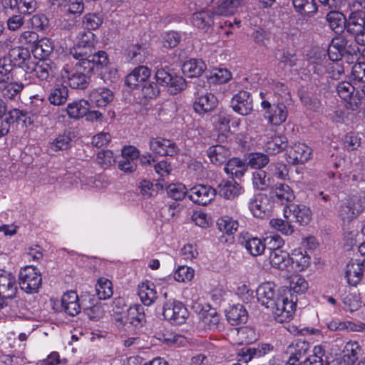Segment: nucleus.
Segmentation results:
<instances>
[{"label":"nucleus","instance_id":"obj_8","mask_svg":"<svg viewBox=\"0 0 365 365\" xmlns=\"http://www.w3.org/2000/svg\"><path fill=\"white\" fill-rule=\"evenodd\" d=\"M163 315L165 319L172 324H182L188 317L185 306L179 301H168L163 307Z\"/></svg>","mask_w":365,"mask_h":365},{"label":"nucleus","instance_id":"obj_11","mask_svg":"<svg viewBox=\"0 0 365 365\" xmlns=\"http://www.w3.org/2000/svg\"><path fill=\"white\" fill-rule=\"evenodd\" d=\"M295 307L296 304L287 297L281 295L269 309L274 319L277 322L284 323L292 319Z\"/></svg>","mask_w":365,"mask_h":365},{"label":"nucleus","instance_id":"obj_39","mask_svg":"<svg viewBox=\"0 0 365 365\" xmlns=\"http://www.w3.org/2000/svg\"><path fill=\"white\" fill-rule=\"evenodd\" d=\"M326 19L331 29L336 34L342 32L346 29L347 20L341 12L331 9L327 14Z\"/></svg>","mask_w":365,"mask_h":365},{"label":"nucleus","instance_id":"obj_15","mask_svg":"<svg viewBox=\"0 0 365 365\" xmlns=\"http://www.w3.org/2000/svg\"><path fill=\"white\" fill-rule=\"evenodd\" d=\"M272 204L264 194L254 195L249 202V209L255 217L265 218L271 215Z\"/></svg>","mask_w":365,"mask_h":365},{"label":"nucleus","instance_id":"obj_20","mask_svg":"<svg viewBox=\"0 0 365 365\" xmlns=\"http://www.w3.org/2000/svg\"><path fill=\"white\" fill-rule=\"evenodd\" d=\"M232 109L242 115L250 114L253 109L252 98L250 93L245 91H239L231 100Z\"/></svg>","mask_w":365,"mask_h":365},{"label":"nucleus","instance_id":"obj_47","mask_svg":"<svg viewBox=\"0 0 365 365\" xmlns=\"http://www.w3.org/2000/svg\"><path fill=\"white\" fill-rule=\"evenodd\" d=\"M128 320L129 323L136 329L143 327L145 323L143 307L140 304H135L130 307L128 309Z\"/></svg>","mask_w":365,"mask_h":365},{"label":"nucleus","instance_id":"obj_35","mask_svg":"<svg viewBox=\"0 0 365 365\" xmlns=\"http://www.w3.org/2000/svg\"><path fill=\"white\" fill-rule=\"evenodd\" d=\"M207 155L212 163L220 165L225 163L230 155L228 148L222 145L210 146L207 150Z\"/></svg>","mask_w":365,"mask_h":365},{"label":"nucleus","instance_id":"obj_12","mask_svg":"<svg viewBox=\"0 0 365 365\" xmlns=\"http://www.w3.org/2000/svg\"><path fill=\"white\" fill-rule=\"evenodd\" d=\"M216 190L207 185L198 184L188 190V198L195 204L205 206L215 197Z\"/></svg>","mask_w":365,"mask_h":365},{"label":"nucleus","instance_id":"obj_64","mask_svg":"<svg viewBox=\"0 0 365 365\" xmlns=\"http://www.w3.org/2000/svg\"><path fill=\"white\" fill-rule=\"evenodd\" d=\"M237 336L241 341V344H252L257 340L255 330L249 327L237 329Z\"/></svg>","mask_w":365,"mask_h":365},{"label":"nucleus","instance_id":"obj_3","mask_svg":"<svg viewBox=\"0 0 365 365\" xmlns=\"http://www.w3.org/2000/svg\"><path fill=\"white\" fill-rule=\"evenodd\" d=\"M17 67L9 55L0 58V75L18 99L24 88L29 84L27 72Z\"/></svg>","mask_w":365,"mask_h":365},{"label":"nucleus","instance_id":"obj_48","mask_svg":"<svg viewBox=\"0 0 365 365\" xmlns=\"http://www.w3.org/2000/svg\"><path fill=\"white\" fill-rule=\"evenodd\" d=\"M89 106L88 101H74L68 104L66 111L70 118L78 119L87 114Z\"/></svg>","mask_w":365,"mask_h":365},{"label":"nucleus","instance_id":"obj_53","mask_svg":"<svg viewBox=\"0 0 365 365\" xmlns=\"http://www.w3.org/2000/svg\"><path fill=\"white\" fill-rule=\"evenodd\" d=\"M272 183L271 177L265 171L258 170L252 173V184L256 189L264 190Z\"/></svg>","mask_w":365,"mask_h":365},{"label":"nucleus","instance_id":"obj_1","mask_svg":"<svg viewBox=\"0 0 365 365\" xmlns=\"http://www.w3.org/2000/svg\"><path fill=\"white\" fill-rule=\"evenodd\" d=\"M94 34L91 31H81L74 46L71 49L69 56L75 60H81L80 66L88 71L95 67L102 68L108 63L106 53L103 51L93 53Z\"/></svg>","mask_w":365,"mask_h":365},{"label":"nucleus","instance_id":"obj_29","mask_svg":"<svg viewBox=\"0 0 365 365\" xmlns=\"http://www.w3.org/2000/svg\"><path fill=\"white\" fill-rule=\"evenodd\" d=\"M61 306L67 314L73 317L80 313L81 309L78 296L74 291H69L63 294Z\"/></svg>","mask_w":365,"mask_h":365},{"label":"nucleus","instance_id":"obj_43","mask_svg":"<svg viewBox=\"0 0 365 365\" xmlns=\"http://www.w3.org/2000/svg\"><path fill=\"white\" fill-rule=\"evenodd\" d=\"M226 317L230 324L237 325L247 322V312L243 305L238 304L232 306L227 312Z\"/></svg>","mask_w":365,"mask_h":365},{"label":"nucleus","instance_id":"obj_9","mask_svg":"<svg viewBox=\"0 0 365 365\" xmlns=\"http://www.w3.org/2000/svg\"><path fill=\"white\" fill-rule=\"evenodd\" d=\"M260 105L264 110V118L270 124L279 125L287 120L288 110L283 103H274L264 101H261Z\"/></svg>","mask_w":365,"mask_h":365},{"label":"nucleus","instance_id":"obj_59","mask_svg":"<svg viewBox=\"0 0 365 365\" xmlns=\"http://www.w3.org/2000/svg\"><path fill=\"white\" fill-rule=\"evenodd\" d=\"M247 160L248 162L247 165L257 170H261L267 165L269 161V157L262 153H250Z\"/></svg>","mask_w":365,"mask_h":365},{"label":"nucleus","instance_id":"obj_36","mask_svg":"<svg viewBox=\"0 0 365 365\" xmlns=\"http://www.w3.org/2000/svg\"><path fill=\"white\" fill-rule=\"evenodd\" d=\"M138 294L145 306H150L157 299V292L153 282H142L138 285Z\"/></svg>","mask_w":365,"mask_h":365},{"label":"nucleus","instance_id":"obj_27","mask_svg":"<svg viewBox=\"0 0 365 365\" xmlns=\"http://www.w3.org/2000/svg\"><path fill=\"white\" fill-rule=\"evenodd\" d=\"M150 74V70L147 66H139L126 76L125 84L132 88H135L145 83Z\"/></svg>","mask_w":365,"mask_h":365},{"label":"nucleus","instance_id":"obj_5","mask_svg":"<svg viewBox=\"0 0 365 365\" xmlns=\"http://www.w3.org/2000/svg\"><path fill=\"white\" fill-rule=\"evenodd\" d=\"M19 284L25 292L36 293L42 284L41 274L37 267L32 265L26 266L19 271Z\"/></svg>","mask_w":365,"mask_h":365},{"label":"nucleus","instance_id":"obj_21","mask_svg":"<svg viewBox=\"0 0 365 365\" xmlns=\"http://www.w3.org/2000/svg\"><path fill=\"white\" fill-rule=\"evenodd\" d=\"M327 327L331 331L349 332L361 331L365 332V323L360 322L355 324L349 320H344L339 318H332L326 322Z\"/></svg>","mask_w":365,"mask_h":365},{"label":"nucleus","instance_id":"obj_18","mask_svg":"<svg viewBox=\"0 0 365 365\" xmlns=\"http://www.w3.org/2000/svg\"><path fill=\"white\" fill-rule=\"evenodd\" d=\"M150 150L162 156H174L179 152L176 143L169 139L152 138L149 142Z\"/></svg>","mask_w":365,"mask_h":365},{"label":"nucleus","instance_id":"obj_62","mask_svg":"<svg viewBox=\"0 0 365 365\" xmlns=\"http://www.w3.org/2000/svg\"><path fill=\"white\" fill-rule=\"evenodd\" d=\"M167 192L168 196L175 200H182L186 195H188V190L182 183L169 185L167 187Z\"/></svg>","mask_w":365,"mask_h":365},{"label":"nucleus","instance_id":"obj_63","mask_svg":"<svg viewBox=\"0 0 365 365\" xmlns=\"http://www.w3.org/2000/svg\"><path fill=\"white\" fill-rule=\"evenodd\" d=\"M269 175L279 180H285L288 175L287 165L282 163H271L268 166Z\"/></svg>","mask_w":365,"mask_h":365},{"label":"nucleus","instance_id":"obj_7","mask_svg":"<svg viewBox=\"0 0 365 365\" xmlns=\"http://www.w3.org/2000/svg\"><path fill=\"white\" fill-rule=\"evenodd\" d=\"M155 78L158 84L168 86L171 94H176L185 88V79L172 73L168 67L158 68L155 72Z\"/></svg>","mask_w":365,"mask_h":365},{"label":"nucleus","instance_id":"obj_6","mask_svg":"<svg viewBox=\"0 0 365 365\" xmlns=\"http://www.w3.org/2000/svg\"><path fill=\"white\" fill-rule=\"evenodd\" d=\"M364 202L356 195L346 198L340 205L338 215L344 224H349L364 210Z\"/></svg>","mask_w":365,"mask_h":365},{"label":"nucleus","instance_id":"obj_31","mask_svg":"<svg viewBox=\"0 0 365 365\" xmlns=\"http://www.w3.org/2000/svg\"><path fill=\"white\" fill-rule=\"evenodd\" d=\"M217 104V98L213 94H201L196 98L193 104V108L199 114H202L214 109Z\"/></svg>","mask_w":365,"mask_h":365},{"label":"nucleus","instance_id":"obj_22","mask_svg":"<svg viewBox=\"0 0 365 365\" xmlns=\"http://www.w3.org/2000/svg\"><path fill=\"white\" fill-rule=\"evenodd\" d=\"M365 270V262L359 260H351L346 266L345 277L351 286H356L361 281Z\"/></svg>","mask_w":365,"mask_h":365},{"label":"nucleus","instance_id":"obj_45","mask_svg":"<svg viewBox=\"0 0 365 365\" xmlns=\"http://www.w3.org/2000/svg\"><path fill=\"white\" fill-rule=\"evenodd\" d=\"M361 346L357 341H348L343 349V359L347 365L354 364L361 353Z\"/></svg>","mask_w":365,"mask_h":365},{"label":"nucleus","instance_id":"obj_61","mask_svg":"<svg viewBox=\"0 0 365 365\" xmlns=\"http://www.w3.org/2000/svg\"><path fill=\"white\" fill-rule=\"evenodd\" d=\"M103 18L100 13H90L84 16L83 24L88 31L96 30L103 24Z\"/></svg>","mask_w":365,"mask_h":365},{"label":"nucleus","instance_id":"obj_38","mask_svg":"<svg viewBox=\"0 0 365 365\" xmlns=\"http://www.w3.org/2000/svg\"><path fill=\"white\" fill-rule=\"evenodd\" d=\"M68 97V89L62 83L56 84L50 91L48 100L51 104L61 106L64 104Z\"/></svg>","mask_w":365,"mask_h":365},{"label":"nucleus","instance_id":"obj_19","mask_svg":"<svg viewBox=\"0 0 365 365\" xmlns=\"http://www.w3.org/2000/svg\"><path fill=\"white\" fill-rule=\"evenodd\" d=\"M239 242L246 249L250 255L254 257L262 255L266 247L262 239L254 237L248 232L240 234Z\"/></svg>","mask_w":365,"mask_h":365},{"label":"nucleus","instance_id":"obj_46","mask_svg":"<svg viewBox=\"0 0 365 365\" xmlns=\"http://www.w3.org/2000/svg\"><path fill=\"white\" fill-rule=\"evenodd\" d=\"M72 138L73 136L70 131L64 130L50 143V150L56 152L68 149L71 145Z\"/></svg>","mask_w":365,"mask_h":365},{"label":"nucleus","instance_id":"obj_28","mask_svg":"<svg viewBox=\"0 0 365 365\" xmlns=\"http://www.w3.org/2000/svg\"><path fill=\"white\" fill-rule=\"evenodd\" d=\"M202 6H208L214 0H203ZM218 5L214 10L215 16H230L235 13L237 8L240 6V0H217Z\"/></svg>","mask_w":365,"mask_h":365},{"label":"nucleus","instance_id":"obj_51","mask_svg":"<svg viewBox=\"0 0 365 365\" xmlns=\"http://www.w3.org/2000/svg\"><path fill=\"white\" fill-rule=\"evenodd\" d=\"M287 140L285 136L274 135L264 145V150L269 154H276L287 147Z\"/></svg>","mask_w":365,"mask_h":365},{"label":"nucleus","instance_id":"obj_25","mask_svg":"<svg viewBox=\"0 0 365 365\" xmlns=\"http://www.w3.org/2000/svg\"><path fill=\"white\" fill-rule=\"evenodd\" d=\"M113 99V92L108 88L99 87L93 89L88 95L90 105L95 107H104Z\"/></svg>","mask_w":365,"mask_h":365},{"label":"nucleus","instance_id":"obj_30","mask_svg":"<svg viewBox=\"0 0 365 365\" xmlns=\"http://www.w3.org/2000/svg\"><path fill=\"white\" fill-rule=\"evenodd\" d=\"M269 344H262L256 348H245L239 353V361L247 363L252 359L262 357L272 350Z\"/></svg>","mask_w":365,"mask_h":365},{"label":"nucleus","instance_id":"obj_49","mask_svg":"<svg viewBox=\"0 0 365 365\" xmlns=\"http://www.w3.org/2000/svg\"><path fill=\"white\" fill-rule=\"evenodd\" d=\"M310 349V344L309 342L297 339L292 342L287 348V352L292 356H296L297 359L304 360L307 356Z\"/></svg>","mask_w":365,"mask_h":365},{"label":"nucleus","instance_id":"obj_23","mask_svg":"<svg viewBox=\"0 0 365 365\" xmlns=\"http://www.w3.org/2000/svg\"><path fill=\"white\" fill-rule=\"evenodd\" d=\"M312 148L304 143H294L288 150V162L292 164H303L311 156Z\"/></svg>","mask_w":365,"mask_h":365},{"label":"nucleus","instance_id":"obj_60","mask_svg":"<svg viewBox=\"0 0 365 365\" xmlns=\"http://www.w3.org/2000/svg\"><path fill=\"white\" fill-rule=\"evenodd\" d=\"M292 219H286V220L276 218L269 221L270 226L276 230L280 232L285 235H290L294 232V227L291 225Z\"/></svg>","mask_w":365,"mask_h":365},{"label":"nucleus","instance_id":"obj_56","mask_svg":"<svg viewBox=\"0 0 365 365\" xmlns=\"http://www.w3.org/2000/svg\"><path fill=\"white\" fill-rule=\"evenodd\" d=\"M202 321L208 329H216L220 324V316L215 309H210L202 313Z\"/></svg>","mask_w":365,"mask_h":365},{"label":"nucleus","instance_id":"obj_41","mask_svg":"<svg viewBox=\"0 0 365 365\" xmlns=\"http://www.w3.org/2000/svg\"><path fill=\"white\" fill-rule=\"evenodd\" d=\"M355 88L347 81H342L336 86V92L339 96L346 102L349 106V108L354 109V106H356V102L354 96Z\"/></svg>","mask_w":365,"mask_h":365},{"label":"nucleus","instance_id":"obj_2","mask_svg":"<svg viewBox=\"0 0 365 365\" xmlns=\"http://www.w3.org/2000/svg\"><path fill=\"white\" fill-rule=\"evenodd\" d=\"M309 66L319 76L327 74L328 77L339 79L344 73V67L339 61V55L328 56L327 51L320 47L311 48L306 54Z\"/></svg>","mask_w":365,"mask_h":365},{"label":"nucleus","instance_id":"obj_52","mask_svg":"<svg viewBox=\"0 0 365 365\" xmlns=\"http://www.w3.org/2000/svg\"><path fill=\"white\" fill-rule=\"evenodd\" d=\"M217 226L220 232L232 235L237 231L239 223L237 220L229 216H223L217 220Z\"/></svg>","mask_w":365,"mask_h":365},{"label":"nucleus","instance_id":"obj_13","mask_svg":"<svg viewBox=\"0 0 365 365\" xmlns=\"http://www.w3.org/2000/svg\"><path fill=\"white\" fill-rule=\"evenodd\" d=\"M33 71L36 77L41 83H51L58 74L59 66L51 60L38 61Z\"/></svg>","mask_w":365,"mask_h":365},{"label":"nucleus","instance_id":"obj_10","mask_svg":"<svg viewBox=\"0 0 365 365\" xmlns=\"http://www.w3.org/2000/svg\"><path fill=\"white\" fill-rule=\"evenodd\" d=\"M17 291L15 276L11 272L0 270V308L7 304V299L14 298Z\"/></svg>","mask_w":365,"mask_h":365},{"label":"nucleus","instance_id":"obj_34","mask_svg":"<svg viewBox=\"0 0 365 365\" xmlns=\"http://www.w3.org/2000/svg\"><path fill=\"white\" fill-rule=\"evenodd\" d=\"M8 55L19 68L24 67L29 68L28 63L31 60L29 48L22 46L15 47L9 51Z\"/></svg>","mask_w":365,"mask_h":365},{"label":"nucleus","instance_id":"obj_44","mask_svg":"<svg viewBox=\"0 0 365 365\" xmlns=\"http://www.w3.org/2000/svg\"><path fill=\"white\" fill-rule=\"evenodd\" d=\"M148 54V50L144 44H133L127 48V57L133 63L144 62Z\"/></svg>","mask_w":365,"mask_h":365},{"label":"nucleus","instance_id":"obj_26","mask_svg":"<svg viewBox=\"0 0 365 365\" xmlns=\"http://www.w3.org/2000/svg\"><path fill=\"white\" fill-rule=\"evenodd\" d=\"M270 195L275 202L281 205H286L294 199V194L292 188L284 183L276 184L272 187Z\"/></svg>","mask_w":365,"mask_h":365},{"label":"nucleus","instance_id":"obj_40","mask_svg":"<svg viewBox=\"0 0 365 365\" xmlns=\"http://www.w3.org/2000/svg\"><path fill=\"white\" fill-rule=\"evenodd\" d=\"M207 68L205 62L201 59L192 58L182 65V71L190 78L200 76Z\"/></svg>","mask_w":365,"mask_h":365},{"label":"nucleus","instance_id":"obj_58","mask_svg":"<svg viewBox=\"0 0 365 365\" xmlns=\"http://www.w3.org/2000/svg\"><path fill=\"white\" fill-rule=\"evenodd\" d=\"M207 78L209 83L222 84L231 78V73L226 68H214Z\"/></svg>","mask_w":365,"mask_h":365},{"label":"nucleus","instance_id":"obj_50","mask_svg":"<svg viewBox=\"0 0 365 365\" xmlns=\"http://www.w3.org/2000/svg\"><path fill=\"white\" fill-rule=\"evenodd\" d=\"M363 135L356 132L347 133L343 139V147L347 152H352L358 150L362 143Z\"/></svg>","mask_w":365,"mask_h":365},{"label":"nucleus","instance_id":"obj_42","mask_svg":"<svg viewBox=\"0 0 365 365\" xmlns=\"http://www.w3.org/2000/svg\"><path fill=\"white\" fill-rule=\"evenodd\" d=\"M247 165L240 158H233L230 159L225 165L224 170L227 175L237 178L242 177L246 172Z\"/></svg>","mask_w":365,"mask_h":365},{"label":"nucleus","instance_id":"obj_14","mask_svg":"<svg viewBox=\"0 0 365 365\" xmlns=\"http://www.w3.org/2000/svg\"><path fill=\"white\" fill-rule=\"evenodd\" d=\"M346 31L351 34L355 41L361 46H364L365 19L361 14L353 12L350 14L346 21Z\"/></svg>","mask_w":365,"mask_h":365},{"label":"nucleus","instance_id":"obj_16","mask_svg":"<svg viewBox=\"0 0 365 365\" xmlns=\"http://www.w3.org/2000/svg\"><path fill=\"white\" fill-rule=\"evenodd\" d=\"M256 295L258 302L267 309L273 307L274 302L281 296L276 284L270 282L261 284L257 289Z\"/></svg>","mask_w":365,"mask_h":365},{"label":"nucleus","instance_id":"obj_32","mask_svg":"<svg viewBox=\"0 0 365 365\" xmlns=\"http://www.w3.org/2000/svg\"><path fill=\"white\" fill-rule=\"evenodd\" d=\"M291 259L292 272L304 271L310 264L311 258L307 251L302 248L294 250L292 253Z\"/></svg>","mask_w":365,"mask_h":365},{"label":"nucleus","instance_id":"obj_54","mask_svg":"<svg viewBox=\"0 0 365 365\" xmlns=\"http://www.w3.org/2000/svg\"><path fill=\"white\" fill-rule=\"evenodd\" d=\"M53 50V43L48 38H43L38 40L34 45L33 51L34 55H38L41 58H44L48 56Z\"/></svg>","mask_w":365,"mask_h":365},{"label":"nucleus","instance_id":"obj_57","mask_svg":"<svg viewBox=\"0 0 365 365\" xmlns=\"http://www.w3.org/2000/svg\"><path fill=\"white\" fill-rule=\"evenodd\" d=\"M96 292L99 299L110 298L113 295L111 282L104 278L99 279L96 286Z\"/></svg>","mask_w":365,"mask_h":365},{"label":"nucleus","instance_id":"obj_33","mask_svg":"<svg viewBox=\"0 0 365 365\" xmlns=\"http://www.w3.org/2000/svg\"><path fill=\"white\" fill-rule=\"evenodd\" d=\"M242 187L233 178L222 180L217 186L219 195L227 200H232L241 192Z\"/></svg>","mask_w":365,"mask_h":365},{"label":"nucleus","instance_id":"obj_17","mask_svg":"<svg viewBox=\"0 0 365 365\" xmlns=\"http://www.w3.org/2000/svg\"><path fill=\"white\" fill-rule=\"evenodd\" d=\"M283 214L286 219L292 217V220L301 225H307L312 219V211L304 205L292 204L290 206H285L283 209Z\"/></svg>","mask_w":365,"mask_h":365},{"label":"nucleus","instance_id":"obj_37","mask_svg":"<svg viewBox=\"0 0 365 365\" xmlns=\"http://www.w3.org/2000/svg\"><path fill=\"white\" fill-rule=\"evenodd\" d=\"M296 12L304 17H312L318 12L315 0H292Z\"/></svg>","mask_w":365,"mask_h":365},{"label":"nucleus","instance_id":"obj_55","mask_svg":"<svg viewBox=\"0 0 365 365\" xmlns=\"http://www.w3.org/2000/svg\"><path fill=\"white\" fill-rule=\"evenodd\" d=\"M192 21L195 26L205 29L215 23L214 17L206 11L196 12L193 14Z\"/></svg>","mask_w":365,"mask_h":365},{"label":"nucleus","instance_id":"obj_24","mask_svg":"<svg viewBox=\"0 0 365 365\" xmlns=\"http://www.w3.org/2000/svg\"><path fill=\"white\" fill-rule=\"evenodd\" d=\"M269 259L272 267L280 270H285L289 273L292 272V259L286 251L282 249H273L270 251Z\"/></svg>","mask_w":365,"mask_h":365},{"label":"nucleus","instance_id":"obj_4","mask_svg":"<svg viewBox=\"0 0 365 365\" xmlns=\"http://www.w3.org/2000/svg\"><path fill=\"white\" fill-rule=\"evenodd\" d=\"M76 61L75 63H66L61 71V75L63 78L68 80L72 88L83 90L89 84L88 73L92 71H88L80 66L81 60Z\"/></svg>","mask_w":365,"mask_h":365}]
</instances>
